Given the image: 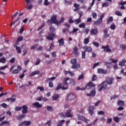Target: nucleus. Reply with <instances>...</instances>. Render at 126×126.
<instances>
[{"label":"nucleus","instance_id":"c85d7f7f","mask_svg":"<svg viewBox=\"0 0 126 126\" xmlns=\"http://www.w3.org/2000/svg\"><path fill=\"white\" fill-rule=\"evenodd\" d=\"M58 99H59V94H55L52 97V100H53V101L55 100H58Z\"/></svg>","mask_w":126,"mask_h":126},{"label":"nucleus","instance_id":"1a4fd4ad","mask_svg":"<svg viewBox=\"0 0 126 126\" xmlns=\"http://www.w3.org/2000/svg\"><path fill=\"white\" fill-rule=\"evenodd\" d=\"M115 79L113 78L108 77L105 80V82L108 84V85H112L114 83Z\"/></svg>","mask_w":126,"mask_h":126},{"label":"nucleus","instance_id":"f257e3e1","mask_svg":"<svg viewBox=\"0 0 126 126\" xmlns=\"http://www.w3.org/2000/svg\"><path fill=\"white\" fill-rule=\"evenodd\" d=\"M58 15L57 14H53L50 19H48L47 21V23L48 25H51V24H56L57 26L61 25V23H63L64 21V18L62 17L60 21H58Z\"/></svg>","mask_w":126,"mask_h":126},{"label":"nucleus","instance_id":"f3484780","mask_svg":"<svg viewBox=\"0 0 126 126\" xmlns=\"http://www.w3.org/2000/svg\"><path fill=\"white\" fill-rule=\"evenodd\" d=\"M26 117V114H22L20 116H17L16 119L18 120V121H20L22 120V119H24Z\"/></svg>","mask_w":126,"mask_h":126},{"label":"nucleus","instance_id":"9b49d317","mask_svg":"<svg viewBox=\"0 0 126 126\" xmlns=\"http://www.w3.org/2000/svg\"><path fill=\"white\" fill-rule=\"evenodd\" d=\"M61 89L62 90H66V89H68V87H62V83H60L58 85L57 87L56 88V90H60V89Z\"/></svg>","mask_w":126,"mask_h":126},{"label":"nucleus","instance_id":"13d9d810","mask_svg":"<svg viewBox=\"0 0 126 126\" xmlns=\"http://www.w3.org/2000/svg\"><path fill=\"white\" fill-rule=\"evenodd\" d=\"M94 107L93 106H90L89 107L88 111L93 110L94 111Z\"/></svg>","mask_w":126,"mask_h":126},{"label":"nucleus","instance_id":"6ab92c4d","mask_svg":"<svg viewBox=\"0 0 126 126\" xmlns=\"http://www.w3.org/2000/svg\"><path fill=\"white\" fill-rule=\"evenodd\" d=\"M37 74H40V71L39 70H35L33 72H32L31 74H29V76H34Z\"/></svg>","mask_w":126,"mask_h":126},{"label":"nucleus","instance_id":"09e8293b","mask_svg":"<svg viewBox=\"0 0 126 126\" xmlns=\"http://www.w3.org/2000/svg\"><path fill=\"white\" fill-rule=\"evenodd\" d=\"M12 72L13 74H16L19 72V70L18 69H14Z\"/></svg>","mask_w":126,"mask_h":126},{"label":"nucleus","instance_id":"dca6fc26","mask_svg":"<svg viewBox=\"0 0 126 126\" xmlns=\"http://www.w3.org/2000/svg\"><path fill=\"white\" fill-rule=\"evenodd\" d=\"M70 113H71V110L68 109L67 110L66 112L65 113L66 118H71L72 117V115Z\"/></svg>","mask_w":126,"mask_h":126},{"label":"nucleus","instance_id":"e433bc0d","mask_svg":"<svg viewBox=\"0 0 126 126\" xmlns=\"http://www.w3.org/2000/svg\"><path fill=\"white\" fill-rule=\"evenodd\" d=\"M15 48H16V51H17L18 54L21 53V48H20V47H19L18 46H16V47H15Z\"/></svg>","mask_w":126,"mask_h":126},{"label":"nucleus","instance_id":"b1692460","mask_svg":"<svg viewBox=\"0 0 126 126\" xmlns=\"http://www.w3.org/2000/svg\"><path fill=\"white\" fill-rule=\"evenodd\" d=\"M58 42L59 43V46H63V45H64V41H63V38L59 39Z\"/></svg>","mask_w":126,"mask_h":126},{"label":"nucleus","instance_id":"c9c22d12","mask_svg":"<svg viewBox=\"0 0 126 126\" xmlns=\"http://www.w3.org/2000/svg\"><path fill=\"white\" fill-rule=\"evenodd\" d=\"M69 83L71 84V85H75V81L73 79H71L70 80Z\"/></svg>","mask_w":126,"mask_h":126},{"label":"nucleus","instance_id":"8fccbe9b","mask_svg":"<svg viewBox=\"0 0 126 126\" xmlns=\"http://www.w3.org/2000/svg\"><path fill=\"white\" fill-rule=\"evenodd\" d=\"M67 85H68V83H67V82H64L62 83V87L67 86Z\"/></svg>","mask_w":126,"mask_h":126},{"label":"nucleus","instance_id":"2f4dec72","mask_svg":"<svg viewBox=\"0 0 126 126\" xmlns=\"http://www.w3.org/2000/svg\"><path fill=\"white\" fill-rule=\"evenodd\" d=\"M16 100V98H13V97H11V98H8L6 99V101H11V102H14Z\"/></svg>","mask_w":126,"mask_h":126},{"label":"nucleus","instance_id":"f03ea898","mask_svg":"<svg viewBox=\"0 0 126 126\" xmlns=\"http://www.w3.org/2000/svg\"><path fill=\"white\" fill-rule=\"evenodd\" d=\"M95 84L93 83L92 82H89L87 85L86 86L85 88L87 89V90H91L92 89L90 94H87V96H92V97H94L95 95H96V89H95Z\"/></svg>","mask_w":126,"mask_h":126},{"label":"nucleus","instance_id":"473e14b6","mask_svg":"<svg viewBox=\"0 0 126 126\" xmlns=\"http://www.w3.org/2000/svg\"><path fill=\"white\" fill-rule=\"evenodd\" d=\"M86 56V52L85 51H82V60H84V59H85Z\"/></svg>","mask_w":126,"mask_h":126},{"label":"nucleus","instance_id":"e2e57ef3","mask_svg":"<svg viewBox=\"0 0 126 126\" xmlns=\"http://www.w3.org/2000/svg\"><path fill=\"white\" fill-rule=\"evenodd\" d=\"M79 6H80V5L77 4V3H75L74 4V7H75V8H78V9H79Z\"/></svg>","mask_w":126,"mask_h":126},{"label":"nucleus","instance_id":"052dcab7","mask_svg":"<svg viewBox=\"0 0 126 126\" xmlns=\"http://www.w3.org/2000/svg\"><path fill=\"white\" fill-rule=\"evenodd\" d=\"M7 66H8L7 65H6L5 66L0 67V70H3V69H5V68H6Z\"/></svg>","mask_w":126,"mask_h":126},{"label":"nucleus","instance_id":"72a5a7b5","mask_svg":"<svg viewBox=\"0 0 126 126\" xmlns=\"http://www.w3.org/2000/svg\"><path fill=\"white\" fill-rule=\"evenodd\" d=\"M0 63H6V61H5V58L2 57V58L0 59Z\"/></svg>","mask_w":126,"mask_h":126},{"label":"nucleus","instance_id":"37998d69","mask_svg":"<svg viewBox=\"0 0 126 126\" xmlns=\"http://www.w3.org/2000/svg\"><path fill=\"white\" fill-rule=\"evenodd\" d=\"M21 110H22V107L21 106L16 107L15 108V111H21Z\"/></svg>","mask_w":126,"mask_h":126},{"label":"nucleus","instance_id":"ddd939ff","mask_svg":"<svg viewBox=\"0 0 126 126\" xmlns=\"http://www.w3.org/2000/svg\"><path fill=\"white\" fill-rule=\"evenodd\" d=\"M22 109H23L22 114H25L28 113V107H27V105H23L22 107Z\"/></svg>","mask_w":126,"mask_h":126},{"label":"nucleus","instance_id":"412c9836","mask_svg":"<svg viewBox=\"0 0 126 126\" xmlns=\"http://www.w3.org/2000/svg\"><path fill=\"white\" fill-rule=\"evenodd\" d=\"M108 30L105 29L103 30V33H104L103 35V38H108L109 37V35L108 33Z\"/></svg>","mask_w":126,"mask_h":126},{"label":"nucleus","instance_id":"a19ab883","mask_svg":"<svg viewBox=\"0 0 126 126\" xmlns=\"http://www.w3.org/2000/svg\"><path fill=\"white\" fill-rule=\"evenodd\" d=\"M88 43H89V38H85L84 40V43L85 45H87V44H88Z\"/></svg>","mask_w":126,"mask_h":126},{"label":"nucleus","instance_id":"774afa93","mask_svg":"<svg viewBox=\"0 0 126 126\" xmlns=\"http://www.w3.org/2000/svg\"><path fill=\"white\" fill-rule=\"evenodd\" d=\"M53 62H55V59H52L51 60L48 61L47 64H50V63H52Z\"/></svg>","mask_w":126,"mask_h":126},{"label":"nucleus","instance_id":"5701e85b","mask_svg":"<svg viewBox=\"0 0 126 126\" xmlns=\"http://www.w3.org/2000/svg\"><path fill=\"white\" fill-rule=\"evenodd\" d=\"M91 33L94 35H96L98 33L97 29H93L91 30Z\"/></svg>","mask_w":126,"mask_h":126},{"label":"nucleus","instance_id":"680f3d73","mask_svg":"<svg viewBox=\"0 0 126 126\" xmlns=\"http://www.w3.org/2000/svg\"><path fill=\"white\" fill-rule=\"evenodd\" d=\"M98 115H102V116H105V113L103 111H98Z\"/></svg>","mask_w":126,"mask_h":126},{"label":"nucleus","instance_id":"4be33fe9","mask_svg":"<svg viewBox=\"0 0 126 126\" xmlns=\"http://www.w3.org/2000/svg\"><path fill=\"white\" fill-rule=\"evenodd\" d=\"M78 119L80 120L81 121H83L85 122V123H87V119L82 116L79 115Z\"/></svg>","mask_w":126,"mask_h":126},{"label":"nucleus","instance_id":"cd10ccee","mask_svg":"<svg viewBox=\"0 0 126 126\" xmlns=\"http://www.w3.org/2000/svg\"><path fill=\"white\" fill-rule=\"evenodd\" d=\"M113 20H114V19L113 18V17L112 16L110 17L107 21V24H109V23H111V22H113Z\"/></svg>","mask_w":126,"mask_h":126},{"label":"nucleus","instance_id":"393cba45","mask_svg":"<svg viewBox=\"0 0 126 126\" xmlns=\"http://www.w3.org/2000/svg\"><path fill=\"white\" fill-rule=\"evenodd\" d=\"M117 105H118V106H120V107H123V106L125 105V102L124 101L119 100L117 102Z\"/></svg>","mask_w":126,"mask_h":126},{"label":"nucleus","instance_id":"7c9ffc66","mask_svg":"<svg viewBox=\"0 0 126 126\" xmlns=\"http://www.w3.org/2000/svg\"><path fill=\"white\" fill-rule=\"evenodd\" d=\"M64 120H61L60 122H59L57 125V126H63V125L64 124Z\"/></svg>","mask_w":126,"mask_h":126},{"label":"nucleus","instance_id":"69168bd1","mask_svg":"<svg viewBox=\"0 0 126 126\" xmlns=\"http://www.w3.org/2000/svg\"><path fill=\"white\" fill-rule=\"evenodd\" d=\"M64 2L65 4H69V5L71 4V1H67L66 0H65Z\"/></svg>","mask_w":126,"mask_h":126},{"label":"nucleus","instance_id":"0eeeda50","mask_svg":"<svg viewBox=\"0 0 126 126\" xmlns=\"http://www.w3.org/2000/svg\"><path fill=\"white\" fill-rule=\"evenodd\" d=\"M56 79L55 77H52L51 78H49L48 79H47L46 80V82H49V86L51 88H53L54 87V84L52 82V81H54Z\"/></svg>","mask_w":126,"mask_h":126},{"label":"nucleus","instance_id":"6e6552de","mask_svg":"<svg viewBox=\"0 0 126 126\" xmlns=\"http://www.w3.org/2000/svg\"><path fill=\"white\" fill-rule=\"evenodd\" d=\"M104 14H102L100 18L99 19H98V20L94 22V25H98V24H101V23H102V22H103V18H104Z\"/></svg>","mask_w":126,"mask_h":126},{"label":"nucleus","instance_id":"39448f33","mask_svg":"<svg viewBox=\"0 0 126 126\" xmlns=\"http://www.w3.org/2000/svg\"><path fill=\"white\" fill-rule=\"evenodd\" d=\"M77 13L79 15V18L74 21V22L76 25H78V24H79V23L81 22V18L82 17V15H83V12H82L81 10L78 11Z\"/></svg>","mask_w":126,"mask_h":126},{"label":"nucleus","instance_id":"338daca9","mask_svg":"<svg viewBox=\"0 0 126 126\" xmlns=\"http://www.w3.org/2000/svg\"><path fill=\"white\" fill-rule=\"evenodd\" d=\"M9 62L10 63H13L15 62V58H12L10 60Z\"/></svg>","mask_w":126,"mask_h":126},{"label":"nucleus","instance_id":"aec40b11","mask_svg":"<svg viewBox=\"0 0 126 126\" xmlns=\"http://www.w3.org/2000/svg\"><path fill=\"white\" fill-rule=\"evenodd\" d=\"M73 52L74 55L76 56H78L79 55V52H78V48L76 46H75L73 48Z\"/></svg>","mask_w":126,"mask_h":126},{"label":"nucleus","instance_id":"603ef678","mask_svg":"<svg viewBox=\"0 0 126 126\" xmlns=\"http://www.w3.org/2000/svg\"><path fill=\"white\" fill-rule=\"evenodd\" d=\"M85 89H86V88H80V87H77L76 88V90H81L82 91H84V90H85Z\"/></svg>","mask_w":126,"mask_h":126},{"label":"nucleus","instance_id":"f704fd0d","mask_svg":"<svg viewBox=\"0 0 126 126\" xmlns=\"http://www.w3.org/2000/svg\"><path fill=\"white\" fill-rule=\"evenodd\" d=\"M5 125H9V122L5 121L0 123L1 126H5Z\"/></svg>","mask_w":126,"mask_h":126},{"label":"nucleus","instance_id":"3c124183","mask_svg":"<svg viewBox=\"0 0 126 126\" xmlns=\"http://www.w3.org/2000/svg\"><path fill=\"white\" fill-rule=\"evenodd\" d=\"M96 80H97V76H96V75H94V76L92 78V81H95Z\"/></svg>","mask_w":126,"mask_h":126},{"label":"nucleus","instance_id":"bf43d9fd","mask_svg":"<svg viewBox=\"0 0 126 126\" xmlns=\"http://www.w3.org/2000/svg\"><path fill=\"white\" fill-rule=\"evenodd\" d=\"M92 15H93V18H94V19L97 18V13H96L95 12H93Z\"/></svg>","mask_w":126,"mask_h":126},{"label":"nucleus","instance_id":"a211bd4d","mask_svg":"<svg viewBox=\"0 0 126 126\" xmlns=\"http://www.w3.org/2000/svg\"><path fill=\"white\" fill-rule=\"evenodd\" d=\"M32 106H34V107H36V108H42V104H40V103L38 102L33 103L32 104Z\"/></svg>","mask_w":126,"mask_h":126},{"label":"nucleus","instance_id":"864d4df0","mask_svg":"<svg viewBox=\"0 0 126 126\" xmlns=\"http://www.w3.org/2000/svg\"><path fill=\"white\" fill-rule=\"evenodd\" d=\"M93 45H94V46H95V47H99V46H100V44H99V43L97 42H94L93 43Z\"/></svg>","mask_w":126,"mask_h":126},{"label":"nucleus","instance_id":"4d7b16f0","mask_svg":"<svg viewBox=\"0 0 126 126\" xmlns=\"http://www.w3.org/2000/svg\"><path fill=\"white\" fill-rule=\"evenodd\" d=\"M110 29H112V30H115L116 29V26H115V24H112L110 26Z\"/></svg>","mask_w":126,"mask_h":126},{"label":"nucleus","instance_id":"a878e982","mask_svg":"<svg viewBox=\"0 0 126 126\" xmlns=\"http://www.w3.org/2000/svg\"><path fill=\"white\" fill-rule=\"evenodd\" d=\"M126 63V60L125 59H123L122 61L119 63V65H120V66H124V65H126L125 64Z\"/></svg>","mask_w":126,"mask_h":126},{"label":"nucleus","instance_id":"ea45409f","mask_svg":"<svg viewBox=\"0 0 126 126\" xmlns=\"http://www.w3.org/2000/svg\"><path fill=\"white\" fill-rule=\"evenodd\" d=\"M110 62H111V63H118V60H114L112 58L110 59L109 60Z\"/></svg>","mask_w":126,"mask_h":126},{"label":"nucleus","instance_id":"bb28decb","mask_svg":"<svg viewBox=\"0 0 126 126\" xmlns=\"http://www.w3.org/2000/svg\"><path fill=\"white\" fill-rule=\"evenodd\" d=\"M104 64L107 66L108 68H110L111 66H112V63L110 62H105Z\"/></svg>","mask_w":126,"mask_h":126},{"label":"nucleus","instance_id":"c756f323","mask_svg":"<svg viewBox=\"0 0 126 126\" xmlns=\"http://www.w3.org/2000/svg\"><path fill=\"white\" fill-rule=\"evenodd\" d=\"M23 124L26 126H29L31 125V121H25L23 122Z\"/></svg>","mask_w":126,"mask_h":126},{"label":"nucleus","instance_id":"0e129e2a","mask_svg":"<svg viewBox=\"0 0 126 126\" xmlns=\"http://www.w3.org/2000/svg\"><path fill=\"white\" fill-rule=\"evenodd\" d=\"M17 40L18 42H20V41H22L23 40V36H21L18 37Z\"/></svg>","mask_w":126,"mask_h":126},{"label":"nucleus","instance_id":"5fc2aeb1","mask_svg":"<svg viewBox=\"0 0 126 126\" xmlns=\"http://www.w3.org/2000/svg\"><path fill=\"white\" fill-rule=\"evenodd\" d=\"M0 106L2 107V108H7V104H6L5 103L1 104Z\"/></svg>","mask_w":126,"mask_h":126},{"label":"nucleus","instance_id":"9d476101","mask_svg":"<svg viewBox=\"0 0 126 126\" xmlns=\"http://www.w3.org/2000/svg\"><path fill=\"white\" fill-rule=\"evenodd\" d=\"M101 49H103L104 52H106V53H111L112 50L111 49H110L109 45H106L105 46H104V45H102L101 46Z\"/></svg>","mask_w":126,"mask_h":126},{"label":"nucleus","instance_id":"49530a36","mask_svg":"<svg viewBox=\"0 0 126 126\" xmlns=\"http://www.w3.org/2000/svg\"><path fill=\"white\" fill-rule=\"evenodd\" d=\"M84 78V75L82 74L79 76L78 80H81V79H83Z\"/></svg>","mask_w":126,"mask_h":126},{"label":"nucleus","instance_id":"c03bdc74","mask_svg":"<svg viewBox=\"0 0 126 126\" xmlns=\"http://www.w3.org/2000/svg\"><path fill=\"white\" fill-rule=\"evenodd\" d=\"M120 49H122V50H126V46L125 44H122L120 46Z\"/></svg>","mask_w":126,"mask_h":126},{"label":"nucleus","instance_id":"7ed1b4c3","mask_svg":"<svg viewBox=\"0 0 126 126\" xmlns=\"http://www.w3.org/2000/svg\"><path fill=\"white\" fill-rule=\"evenodd\" d=\"M50 25V28L49 30L51 32H49L48 36H46V39H47V40H49V41H54V38L56 37V35L52 32H55L56 28L52 27V24Z\"/></svg>","mask_w":126,"mask_h":126},{"label":"nucleus","instance_id":"423d86ee","mask_svg":"<svg viewBox=\"0 0 126 126\" xmlns=\"http://www.w3.org/2000/svg\"><path fill=\"white\" fill-rule=\"evenodd\" d=\"M107 83L105 81H103L102 84L99 85L100 87L99 89V91H102V90H106L108 89V85H107Z\"/></svg>","mask_w":126,"mask_h":126},{"label":"nucleus","instance_id":"a18cd8bd","mask_svg":"<svg viewBox=\"0 0 126 126\" xmlns=\"http://www.w3.org/2000/svg\"><path fill=\"white\" fill-rule=\"evenodd\" d=\"M115 14L116 15H118V16H122L123 15V14L119 11H117L116 12H115Z\"/></svg>","mask_w":126,"mask_h":126},{"label":"nucleus","instance_id":"79ce46f5","mask_svg":"<svg viewBox=\"0 0 126 126\" xmlns=\"http://www.w3.org/2000/svg\"><path fill=\"white\" fill-rule=\"evenodd\" d=\"M37 90H40V91H44L45 89L43 87L38 86L37 87Z\"/></svg>","mask_w":126,"mask_h":126},{"label":"nucleus","instance_id":"de8ad7c7","mask_svg":"<svg viewBox=\"0 0 126 126\" xmlns=\"http://www.w3.org/2000/svg\"><path fill=\"white\" fill-rule=\"evenodd\" d=\"M68 22H69V23H70V24L74 23V21H73V20H72V17H70L69 18Z\"/></svg>","mask_w":126,"mask_h":126},{"label":"nucleus","instance_id":"2eb2a0df","mask_svg":"<svg viewBox=\"0 0 126 126\" xmlns=\"http://www.w3.org/2000/svg\"><path fill=\"white\" fill-rule=\"evenodd\" d=\"M68 100L71 101V100H74L75 99V94H70L67 97Z\"/></svg>","mask_w":126,"mask_h":126},{"label":"nucleus","instance_id":"58836bf2","mask_svg":"<svg viewBox=\"0 0 126 126\" xmlns=\"http://www.w3.org/2000/svg\"><path fill=\"white\" fill-rule=\"evenodd\" d=\"M47 111H50V112H53L54 111V108H53V107L48 106L47 107Z\"/></svg>","mask_w":126,"mask_h":126},{"label":"nucleus","instance_id":"6e6d98bb","mask_svg":"<svg viewBox=\"0 0 126 126\" xmlns=\"http://www.w3.org/2000/svg\"><path fill=\"white\" fill-rule=\"evenodd\" d=\"M113 120L116 123H119V117H118L117 116L114 117L113 118Z\"/></svg>","mask_w":126,"mask_h":126},{"label":"nucleus","instance_id":"f8f14e48","mask_svg":"<svg viewBox=\"0 0 126 126\" xmlns=\"http://www.w3.org/2000/svg\"><path fill=\"white\" fill-rule=\"evenodd\" d=\"M83 49L85 52H88V53H91V52L93 51L91 47L87 46V45L84 46Z\"/></svg>","mask_w":126,"mask_h":126},{"label":"nucleus","instance_id":"4468645a","mask_svg":"<svg viewBox=\"0 0 126 126\" xmlns=\"http://www.w3.org/2000/svg\"><path fill=\"white\" fill-rule=\"evenodd\" d=\"M98 73L100 74H107V70H105L102 68H98L97 69Z\"/></svg>","mask_w":126,"mask_h":126},{"label":"nucleus","instance_id":"20e7f679","mask_svg":"<svg viewBox=\"0 0 126 126\" xmlns=\"http://www.w3.org/2000/svg\"><path fill=\"white\" fill-rule=\"evenodd\" d=\"M70 63L73 65L71 66L72 69H78L80 68V64L76 63L77 60L75 59H72L70 60Z\"/></svg>","mask_w":126,"mask_h":126},{"label":"nucleus","instance_id":"4c0bfd02","mask_svg":"<svg viewBox=\"0 0 126 126\" xmlns=\"http://www.w3.org/2000/svg\"><path fill=\"white\" fill-rule=\"evenodd\" d=\"M79 28H85V24L84 23H80L79 25Z\"/></svg>","mask_w":126,"mask_h":126}]
</instances>
